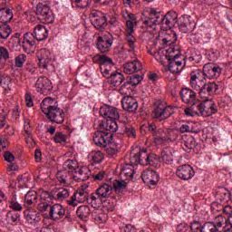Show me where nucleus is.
Listing matches in <instances>:
<instances>
[{
  "label": "nucleus",
  "instance_id": "obj_34",
  "mask_svg": "<svg viewBox=\"0 0 232 232\" xmlns=\"http://www.w3.org/2000/svg\"><path fill=\"white\" fill-rule=\"evenodd\" d=\"M39 200V195H37V192L34 190H29L24 199V205L25 208H30L33 206H35Z\"/></svg>",
  "mask_w": 232,
  "mask_h": 232
},
{
  "label": "nucleus",
  "instance_id": "obj_41",
  "mask_svg": "<svg viewBox=\"0 0 232 232\" xmlns=\"http://www.w3.org/2000/svg\"><path fill=\"white\" fill-rule=\"evenodd\" d=\"M54 200H64V198H68L70 197V192L66 188H54L53 194Z\"/></svg>",
  "mask_w": 232,
  "mask_h": 232
},
{
  "label": "nucleus",
  "instance_id": "obj_47",
  "mask_svg": "<svg viewBox=\"0 0 232 232\" xmlns=\"http://www.w3.org/2000/svg\"><path fill=\"white\" fill-rule=\"evenodd\" d=\"M53 140H54L55 144H66L68 142V137L62 131H57L55 132Z\"/></svg>",
  "mask_w": 232,
  "mask_h": 232
},
{
  "label": "nucleus",
  "instance_id": "obj_51",
  "mask_svg": "<svg viewBox=\"0 0 232 232\" xmlns=\"http://www.w3.org/2000/svg\"><path fill=\"white\" fill-rule=\"evenodd\" d=\"M123 133H124V135H127L129 137V139H136L137 138V130L132 126L126 127Z\"/></svg>",
  "mask_w": 232,
  "mask_h": 232
},
{
  "label": "nucleus",
  "instance_id": "obj_16",
  "mask_svg": "<svg viewBox=\"0 0 232 232\" xmlns=\"http://www.w3.org/2000/svg\"><path fill=\"white\" fill-rule=\"evenodd\" d=\"M176 175L181 180H191L195 177V169L189 164L180 165L177 168Z\"/></svg>",
  "mask_w": 232,
  "mask_h": 232
},
{
  "label": "nucleus",
  "instance_id": "obj_36",
  "mask_svg": "<svg viewBox=\"0 0 232 232\" xmlns=\"http://www.w3.org/2000/svg\"><path fill=\"white\" fill-rule=\"evenodd\" d=\"M173 153H175V150H173L172 148L163 149L161 151L162 162H164V164H167L168 166H171L175 159Z\"/></svg>",
  "mask_w": 232,
  "mask_h": 232
},
{
  "label": "nucleus",
  "instance_id": "obj_6",
  "mask_svg": "<svg viewBox=\"0 0 232 232\" xmlns=\"http://www.w3.org/2000/svg\"><path fill=\"white\" fill-rule=\"evenodd\" d=\"M35 14L39 21L45 23L46 24H52L54 21L53 12L50 9L48 5L39 3L35 8Z\"/></svg>",
  "mask_w": 232,
  "mask_h": 232
},
{
  "label": "nucleus",
  "instance_id": "obj_50",
  "mask_svg": "<svg viewBox=\"0 0 232 232\" xmlns=\"http://www.w3.org/2000/svg\"><path fill=\"white\" fill-rule=\"evenodd\" d=\"M40 198L42 200H45L46 202H52V200H55V196L53 195V189L50 191L44 190L41 195Z\"/></svg>",
  "mask_w": 232,
  "mask_h": 232
},
{
  "label": "nucleus",
  "instance_id": "obj_58",
  "mask_svg": "<svg viewBox=\"0 0 232 232\" xmlns=\"http://www.w3.org/2000/svg\"><path fill=\"white\" fill-rule=\"evenodd\" d=\"M140 81H141L140 75L134 74L130 77L129 82H130V86H137L140 83Z\"/></svg>",
  "mask_w": 232,
  "mask_h": 232
},
{
  "label": "nucleus",
  "instance_id": "obj_3",
  "mask_svg": "<svg viewBox=\"0 0 232 232\" xmlns=\"http://www.w3.org/2000/svg\"><path fill=\"white\" fill-rule=\"evenodd\" d=\"M93 142L100 148H104L111 157H115L121 149V143L113 139V132L96 131L93 135Z\"/></svg>",
  "mask_w": 232,
  "mask_h": 232
},
{
  "label": "nucleus",
  "instance_id": "obj_54",
  "mask_svg": "<svg viewBox=\"0 0 232 232\" xmlns=\"http://www.w3.org/2000/svg\"><path fill=\"white\" fill-rule=\"evenodd\" d=\"M163 44H165V46H173L175 44V43H177V34H173V37H165L162 40Z\"/></svg>",
  "mask_w": 232,
  "mask_h": 232
},
{
  "label": "nucleus",
  "instance_id": "obj_52",
  "mask_svg": "<svg viewBox=\"0 0 232 232\" xmlns=\"http://www.w3.org/2000/svg\"><path fill=\"white\" fill-rule=\"evenodd\" d=\"M53 104V99L47 97L45 99H44L40 104V108L42 110V111L44 112V110H48L49 106H55V105H52Z\"/></svg>",
  "mask_w": 232,
  "mask_h": 232
},
{
  "label": "nucleus",
  "instance_id": "obj_46",
  "mask_svg": "<svg viewBox=\"0 0 232 232\" xmlns=\"http://www.w3.org/2000/svg\"><path fill=\"white\" fill-rule=\"evenodd\" d=\"M12 34V27L8 24H2L0 25V37L2 39H8Z\"/></svg>",
  "mask_w": 232,
  "mask_h": 232
},
{
  "label": "nucleus",
  "instance_id": "obj_37",
  "mask_svg": "<svg viewBox=\"0 0 232 232\" xmlns=\"http://www.w3.org/2000/svg\"><path fill=\"white\" fill-rule=\"evenodd\" d=\"M92 210L90 209V207L86 205H82L76 209V216L80 220H82L83 222H88Z\"/></svg>",
  "mask_w": 232,
  "mask_h": 232
},
{
  "label": "nucleus",
  "instance_id": "obj_60",
  "mask_svg": "<svg viewBox=\"0 0 232 232\" xmlns=\"http://www.w3.org/2000/svg\"><path fill=\"white\" fill-rule=\"evenodd\" d=\"M131 89V84L129 81L125 82L119 89L120 93H128V90Z\"/></svg>",
  "mask_w": 232,
  "mask_h": 232
},
{
  "label": "nucleus",
  "instance_id": "obj_21",
  "mask_svg": "<svg viewBox=\"0 0 232 232\" xmlns=\"http://www.w3.org/2000/svg\"><path fill=\"white\" fill-rule=\"evenodd\" d=\"M205 82H206V71H204V68H203V71L200 69H197L190 72V86L192 88H197V86H199V84H202Z\"/></svg>",
  "mask_w": 232,
  "mask_h": 232
},
{
  "label": "nucleus",
  "instance_id": "obj_44",
  "mask_svg": "<svg viewBox=\"0 0 232 232\" xmlns=\"http://www.w3.org/2000/svg\"><path fill=\"white\" fill-rule=\"evenodd\" d=\"M197 148V140L192 136H188L186 140H183V150L185 151H191V150H195Z\"/></svg>",
  "mask_w": 232,
  "mask_h": 232
},
{
  "label": "nucleus",
  "instance_id": "obj_45",
  "mask_svg": "<svg viewBox=\"0 0 232 232\" xmlns=\"http://www.w3.org/2000/svg\"><path fill=\"white\" fill-rule=\"evenodd\" d=\"M112 186L116 193H123L128 186V183L122 179H114Z\"/></svg>",
  "mask_w": 232,
  "mask_h": 232
},
{
  "label": "nucleus",
  "instance_id": "obj_12",
  "mask_svg": "<svg viewBox=\"0 0 232 232\" xmlns=\"http://www.w3.org/2000/svg\"><path fill=\"white\" fill-rule=\"evenodd\" d=\"M141 179L144 184H147L150 189H155L159 180H160V176L153 169H145L141 173Z\"/></svg>",
  "mask_w": 232,
  "mask_h": 232
},
{
  "label": "nucleus",
  "instance_id": "obj_13",
  "mask_svg": "<svg viewBox=\"0 0 232 232\" xmlns=\"http://www.w3.org/2000/svg\"><path fill=\"white\" fill-rule=\"evenodd\" d=\"M67 218L70 219V216L66 215V208L63 207V205L56 203L50 207L49 210V218L51 220H61V218Z\"/></svg>",
  "mask_w": 232,
  "mask_h": 232
},
{
  "label": "nucleus",
  "instance_id": "obj_1",
  "mask_svg": "<svg viewBox=\"0 0 232 232\" xmlns=\"http://www.w3.org/2000/svg\"><path fill=\"white\" fill-rule=\"evenodd\" d=\"M143 23L148 28L160 26L163 31L171 30L176 24H179V14L175 11H169L163 14L161 12H157L155 8H151L148 19Z\"/></svg>",
  "mask_w": 232,
  "mask_h": 232
},
{
  "label": "nucleus",
  "instance_id": "obj_38",
  "mask_svg": "<svg viewBox=\"0 0 232 232\" xmlns=\"http://www.w3.org/2000/svg\"><path fill=\"white\" fill-rule=\"evenodd\" d=\"M125 80L126 78L124 77V74L119 72H114L113 73H111L110 77L108 78V82H110L111 86L118 87L121 86Z\"/></svg>",
  "mask_w": 232,
  "mask_h": 232
},
{
  "label": "nucleus",
  "instance_id": "obj_25",
  "mask_svg": "<svg viewBox=\"0 0 232 232\" xmlns=\"http://www.w3.org/2000/svg\"><path fill=\"white\" fill-rule=\"evenodd\" d=\"M36 57L38 59V65L40 68L44 70L48 69V64L50 63V51L47 49H41L37 52Z\"/></svg>",
  "mask_w": 232,
  "mask_h": 232
},
{
  "label": "nucleus",
  "instance_id": "obj_18",
  "mask_svg": "<svg viewBox=\"0 0 232 232\" xmlns=\"http://www.w3.org/2000/svg\"><path fill=\"white\" fill-rule=\"evenodd\" d=\"M142 130H147L149 135H152L155 144H160V139L164 135V129L157 127L155 123H148L147 127L141 128Z\"/></svg>",
  "mask_w": 232,
  "mask_h": 232
},
{
  "label": "nucleus",
  "instance_id": "obj_8",
  "mask_svg": "<svg viewBox=\"0 0 232 232\" xmlns=\"http://www.w3.org/2000/svg\"><path fill=\"white\" fill-rule=\"evenodd\" d=\"M44 113L51 122H55L56 124L64 122V111L57 106H49L48 109H44Z\"/></svg>",
  "mask_w": 232,
  "mask_h": 232
},
{
  "label": "nucleus",
  "instance_id": "obj_33",
  "mask_svg": "<svg viewBox=\"0 0 232 232\" xmlns=\"http://www.w3.org/2000/svg\"><path fill=\"white\" fill-rule=\"evenodd\" d=\"M142 70V63L139 61H132L123 64V72L129 75L140 72Z\"/></svg>",
  "mask_w": 232,
  "mask_h": 232
},
{
  "label": "nucleus",
  "instance_id": "obj_64",
  "mask_svg": "<svg viewBox=\"0 0 232 232\" xmlns=\"http://www.w3.org/2000/svg\"><path fill=\"white\" fill-rule=\"evenodd\" d=\"M189 229H191V231H193V232H198V231L202 232V225H200L199 222H194L190 226Z\"/></svg>",
  "mask_w": 232,
  "mask_h": 232
},
{
  "label": "nucleus",
  "instance_id": "obj_61",
  "mask_svg": "<svg viewBox=\"0 0 232 232\" xmlns=\"http://www.w3.org/2000/svg\"><path fill=\"white\" fill-rule=\"evenodd\" d=\"M177 232H189V225L186 223H180L179 225L177 226L176 228Z\"/></svg>",
  "mask_w": 232,
  "mask_h": 232
},
{
  "label": "nucleus",
  "instance_id": "obj_19",
  "mask_svg": "<svg viewBox=\"0 0 232 232\" xmlns=\"http://www.w3.org/2000/svg\"><path fill=\"white\" fill-rule=\"evenodd\" d=\"M207 79H218L222 73V68L216 63H206L203 66Z\"/></svg>",
  "mask_w": 232,
  "mask_h": 232
},
{
  "label": "nucleus",
  "instance_id": "obj_35",
  "mask_svg": "<svg viewBox=\"0 0 232 232\" xmlns=\"http://www.w3.org/2000/svg\"><path fill=\"white\" fill-rule=\"evenodd\" d=\"M33 34H34L36 41L41 42L48 39V29L43 24L34 26Z\"/></svg>",
  "mask_w": 232,
  "mask_h": 232
},
{
  "label": "nucleus",
  "instance_id": "obj_15",
  "mask_svg": "<svg viewBox=\"0 0 232 232\" xmlns=\"http://www.w3.org/2000/svg\"><path fill=\"white\" fill-rule=\"evenodd\" d=\"M196 92H198V94L200 97H206V95H213V93H217V91L218 90V85L215 82H203V83L198 85L196 88H194Z\"/></svg>",
  "mask_w": 232,
  "mask_h": 232
},
{
  "label": "nucleus",
  "instance_id": "obj_55",
  "mask_svg": "<svg viewBox=\"0 0 232 232\" xmlns=\"http://www.w3.org/2000/svg\"><path fill=\"white\" fill-rule=\"evenodd\" d=\"M74 3L78 8H88L92 4V0H74Z\"/></svg>",
  "mask_w": 232,
  "mask_h": 232
},
{
  "label": "nucleus",
  "instance_id": "obj_14",
  "mask_svg": "<svg viewBox=\"0 0 232 232\" xmlns=\"http://www.w3.org/2000/svg\"><path fill=\"white\" fill-rule=\"evenodd\" d=\"M91 22L96 30H104L108 26V19L101 12H92L91 14Z\"/></svg>",
  "mask_w": 232,
  "mask_h": 232
},
{
  "label": "nucleus",
  "instance_id": "obj_43",
  "mask_svg": "<svg viewBox=\"0 0 232 232\" xmlns=\"http://www.w3.org/2000/svg\"><path fill=\"white\" fill-rule=\"evenodd\" d=\"M89 159L93 165L101 164L104 160V154L101 150H92L89 154Z\"/></svg>",
  "mask_w": 232,
  "mask_h": 232
},
{
  "label": "nucleus",
  "instance_id": "obj_5",
  "mask_svg": "<svg viewBox=\"0 0 232 232\" xmlns=\"http://www.w3.org/2000/svg\"><path fill=\"white\" fill-rule=\"evenodd\" d=\"M65 168L69 171H74L73 180H82L84 182L90 179V169L88 168L79 169V164L75 160H67L65 161Z\"/></svg>",
  "mask_w": 232,
  "mask_h": 232
},
{
  "label": "nucleus",
  "instance_id": "obj_22",
  "mask_svg": "<svg viewBox=\"0 0 232 232\" xmlns=\"http://www.w3.org/2000/svg\"><path fill=\"white\" fill-rule=\"evenodd\" d=\"M35 88L39 93H48V92H52L53 87L48 78L42 76L37 79Z\"/></svg>",
  "mask_w": 232,
  "mask_h": 232
},
{
  "label": "nucleus",
  "instance_id": "obj_39",
  "mask_svg": "<svg viewBox=\"0 0 232 232\" xmlns=\"http://www.w3.org/2000/svg\"><path fill=\"white\" fill-rule=\"evenodd\" d=\"M5 222L10 226H17L21 222V215L15 210H10L5 216Z\"/></svg>",
  "mask_w": 232,
  "mask_h": 232
},
{
  "label": "nucleus",
  "instance_id": "obj_57",
  "mask_svg": "<svg viewBox=\"0 0 232 232\" xmlns=\"http://www.w3.org/2000/svg\"><path fill=\"white\" fill-rule=\"evenodd\" d=\"M6 59H10L8 49H6V47L0 46V61H6Z\"/></svg>",
  "mask_w": 232,
  "mask_h": 232
},
{
  "label": "nucleus",
  "instance_id": "obj_10",
  "mask_svg": "<svg viewBox=\"0 0 232 232\" xmlns=\"http://www.w3.org/2000/svg\"><path fill=\"white\" fill-rule=\"evenodd\" d=\"M113 46V35L108 33L97 38L96 48L101 53H108Z\"/></svg>",
  "mask_w": 232,
  "mask_h": 232
},
{
  "label": "nucleus",
  "instance_id": "obj_53",
  "mask_svg": "<svg viewBox=\"0 0 232 232\" xmlns=\"http://www.w3.org/2000/svg\"><path fill=\"white\" fill-rule=\"evenodd\" d=\"M217 195H219L223 200H227V198H229L230 193L229 190H227L226 188L221 187L217 191Z\"/></svg>",
  "mask_w": 232,
  "mask_h": 232
},
{
  "label": "nucleus",
  "instance_id": "obj_26",
  "mask_svg": "<svg viewBox=\"0 0 232 232\" xmlns=\"http://www.w3.org/2000/svg\"><path fill=\"white\" fill-rule=\"evenodd\" d=\"M150 159V154H148V150L139 149V151L134 154L132 158V162L134 164H140V166H148V160Z\"/></svg>",
  "mask_w": 232,
  "mask_h": 232
},
{
  "label": "nucleus",
  "instance_id": "obj_48",
  "mask_svg": "<svg viewBox=\"0 0 232 232\" xmlns=\"http://www.w3.org/2000/svg\"><path fill=\"white\" fill-rule=\"evenodd\" d=\"M160 157L157 156V154H150L148 165L152 166L153 168H160Z\"/></svg>",
  "mask_w": 232,
  "mask_h": 232
},
{
  "label": "nucleus",
  "instance_id": "obj_56",
  "mask_svg": "<svg viewBox=\"0 0 232 232\" xmlns=\"http://www.w3.org/2000/svg\"><path fill=\"white\" fill-rule=\"evenodd\" d=\"M24 41H25L26 43L37 44V43L35 42L37 41V39H35V35L34 33H26L25 34H24Z\"/></svg>",
  "mask_w": 232,
  "mask_h": 232
},
{
  "label": "nucleus",
  "instance_id": "obj_63",
  "mask_svg": "<svg viewBox=\"0 0 232 232\" xmlns=\"http://www.w3.org/2000/svg\"><path fill=\"white\" fill-rule=\"evenodd\" d=\"M9 207L11 208V209H13V211H15L16 213H17V211L23 210V207L21 206V204H19L18 202H15V201H12L10 203Z\"/></svg>",
  "mask_w": 232,
  "mask_h": 232
},
{
  "label": "nucleus",
  "instance_id": "obj_9",
  "mask_svg": "<svg viewBox=\"0 0 232 232\" xmlns=\"http://www.w3.org/2000/svg\"><path fill=\"white\" fill-rule=\"evenodd\" d=\"M36 44H37L27 43L24 40L21 44L19 34H15V35L9 42V48H12V50H17L19 46H22L25 53H34Z\"/></svg>",
  "mask_w": 232,
  "mask_h": 232
},
{
  "label": "nucleus",
  "instance_id": "obj_11",
  "mask_svg": "<svg viewBox=\"0 0 232 232\" xmlns=\"http://www.w3.org/2000/svg\"><path fill=\"white\" fill-rule=\"evenodd\" d=\"M178 26L183 34H189L195 30V20L189 14H183L178 19Z\"/></svg>",
  "mask_w": 232,
  "mask_h": 232
},
{
  "label": "nucleus",
  "instance_id": "obj_4",
  "mask_svg": "<svg viewBox=\"0 0 232 232\" xmlns=\"http://www.w3.org/2000/svg\"><path fill=\"white\" fill-rule=\"evenodd\" d=\"M175 113V107L166 106V102L158 100L154 102V110L152 111L153 119L156 121H166Z\"/></svg>",
  "mask_w": 232,
  "mask_h": 232
},
{
  "label": "nucleus",
  "instance_id": "obj_30",
  "mask_svg": "<svg viewBox=\"0 0 232 232\" xmlns=\"http://www.w3.org/2000/svg\"><path fill=\"white\" fill-rule=\"evenodd\" d=\"M111 193H113V186L108 183L102 184L96 189V197H98L99 200L108 198Z\"/></svg>",
  "mask_w": 232,
  "mask_h": 232
},
{
  "label": "nucleus",
  "instance_id": "obj_2",
  "mask_svg": "<svg viewBox=\"0 0 232 232\" xmlns=\"http://www.w3.org/2000/svg\"><path fill=\"white\" fill-rule=\"evenodd\" d=\"M100 115L105 121H102L101 130L97 131L115 132L119 130V124H117V121L121 118L119 109L105 104L100 108Z\"/></svg>",
  "mask_w": 232,
  "mask_h": 232
},
{
  "label": "nucleus",
  "instance_id": "obj_31",
  "mask_svg": "<svg viewBox=\"0 0 232 232\" xmlns=\"http://www.w3.org/2000/svg\"><path fill=\"white\" fill-rule=\"evenodd\" d=\"M63 171L58 172L57 179L61 184H70V180L75 177V175L72 173H75V170H69L66 169V162L63 164Z\"/></svg>",
  "mask_w": 232,
  "mask_h": 232
},
{
  "label": "nucleus",
  "instance_id": "obj_59",
  "mask_svg": "<svg viewBox=\"0 0 232 232\" xmlns=\"http://www.w3.org/2000/svg\"><path fill=\"white\" fill-rule=\"evenodd\" d=\"M25 137V142L29 145V148L34 147V144H35V140H34V136L32 135V132H29V134L24 133Z\"/></svg>",
  "mask_w": 232,
  "mask_h": 232
},
{
  "label": "nucleus",
  "instance_id": "obj_40",
  "mask_svg": "<svg viewBox=\"0 0 232 232\" xmlns=\"http://www.w3.org/2000/svg\"><path fill=\"white\" fill-rule=\"evenodd\" d=\"M12 19H14V13H12L11 9L0 7V23L2 24H8Z\"/></svg>",
  "mask_w": 232,
  "mask_h": 232
},
{
  "label": "nucleus",
  "instance_id": "obj_7",
  "mask_svg": "<svg viewBox=\"0 0 232 232\" xmlns=\"http://www.w3.org/2000/svg\"><path fill=\"white\" fill-rule=\"evenodd\" d=\"M92 61L93 63L100 64L101 73L102 75H103V77H106L107 80L110 77V75H111V73H114L113 72H111V69H108L107 67V66H113V60H111V58L106 55L96 54L92 58Z\"/></svg>",
  "mask_w": 232,
  "mask_h": 232
},
{
  "label": "nucleus",
  "instance_id": "obj_42",
  "mask_svg": "<svg viewBox=\"0 0 232 232\" xmlns=\"http://www.w3.org/2000/svg\"><path fill=\"white\" fill-rule=\"evenodd\" d=\"M222 226V222H218L217 224L213 222H206L202 225L201 232H218V227Z\"/></svg>",
  "mask_w": 232,
  "mask_h": 232
},
{
  "label": "nucleus",
  "instance_id": "obj_32",
  "mask_svg": "<svg viewBox=\"0 0 232 232\" xmlns=\"http://www.w3.org/2000/svg\"><path fill=\"white\" fill-rule=\"evenodd\" d=\"M179 138V131L173 129H167L164 130V134L161 135L160 139V144H166V142H175Z\"/></svg>",
  "mask_w": 232,
  "mask_h": 232
},
{
  "label": "nucleus",
  "instance_id": "obj_27",
  "mask_svg": "<svg viewBox=\"0 0 232 232\" xmlns=\"http://www.w3.org/2000/svg\"><path fill=\"white\" fill-rule=\"evenodd\" d=\"M179 95L185 104H193L197 101V92L189 88L181 89Z\"/></svg>",
  "mask_w": 232,
  "mask_h": 232
},
{
  "label": "nucleus",
  "instance_id": "obj_62",
  "mask_svg": "<svg viewBox=\"0 0 232 232\" xmlns=\"http://www.w3.org/2000/svg\"><path fill=\"white\" fill-rule=\"evenodd\" d=\"M104 177H106V171L104 170H99L98 172L92 175V179H94V180H102Z\"/></svg>",
  "mask_w": 232,
  "mask_h": 232
},
{
  "label": "nucleus",
  "instance_id": "obj_49",
  "mask_svg": "<svg viewBox=\"0 0 232 232\" xmlns=\"http://www.w3.org/2000/svg\"><path fill=\"white\" fill-rule=\"evenodd\" d=\"M27 56L24 53H21L14 58V66L16 68H23L24 63H26Z\"/></svg>",
  "mask_w": 232,
  "mask_h": 232
},
{
  "label": "nucleus",
  "instance_id": "obj_29",
  "mask_svg": "<svg viewBox=\"0 0 232 232\" xmlns=\"http://www.w3.org/2000/svg\"><path fill=\"white\" fill-rule=\"evenodd\" d=\"M121 106L125 111L133 112L139 109V102L132 96H127L122 99Z\"/></svg>",
  "mask_w": 232,
  "mask_h": 232
},
{
  "label": "nucleus",
  "instance_id": "obj_23",
  "mask_svg": "<svg viewBox=\"0 0 232 232\" xmlns=\"http://www.w3.org/2000/svg\"><path fill=\"white\" fill-rule=\"evenodd\" d=\"M24 217L28 224L32 226H35V224H39L41 222V213L37 212V210L33 208H29L24 211Z\"/></svg>",
  "mask_w": 232,
  "mask_h": 232
},
{
  "label": "nucleus",
  "instance_id": "obj_24",
  "mask_svg": "<svg viewBox=\"0 0 232 232\" xmlns=\"http://www.w3.org/2000/svg\"><path fill=\"white\" fill-rule=\"evenodd\" d=\"M217 111H218L217 103H215L212 99L206 98L203 100V117H211V115H215Z\"/></svg>",
  "mask_w": 232,
  "mask_h": 232
},
{
  "label": "nucleus",
  "instance_id": "obj_17",
  "mask_svg": "<svg viewBox=\"0 0 232 232\" xmlns=\"http://www.w3.org/2000/svg\"><path fill=\"white\" fill-rule=\"evenodd\" d=\"M191 106L185 109V115L187 117H195V115H201L204 117L203 101L196 100Z\"/></svg>",
  "mask_w": 232,
  "mask_h": 232
},
{
  "label": "nucleus",
  "instance_id": "obj_28",
  "mask_svg": "<svg viewBox=\"0 0 232 232\" xmlns=\"http://www.w3.org/2000/svg\"><path fill=\"white\" fill-rule=\"evenodd\" d=\"M171 57H173V55H165V59L169 61V66H164L162 70L165 75H168V73L169 72L173 75H178L179 73H180V72H182V68L178 67L177 63H175V60H171Z\"/></svg>",
  "mask_w": 232,
  "mask_h": 232
},
{
  "label": "nucleus",
  "instance_id": "obj_20",
  "mask_svg": "<svg viewBox=\"0 0 232 232\" xmlns=\"http://www.w3.org/2000/svg\"><path fill=\"white\" fill-rule=\"evenodd\" d=\"M135 22H131V20H127L126 26H127V44L129 45V52H135V36H133V32L135 31Z\"/></svg>",
  "mask_w": 232,
  "mask_h": 232
}]
</instances>
